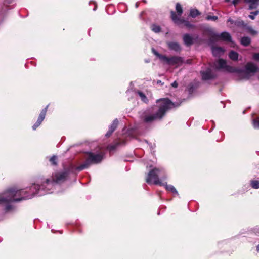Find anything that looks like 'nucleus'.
I'll list each match as a JSON object with an SVG mask.
<instances>
[{
	"label": "nucleus",
	"mask_w": 259,
	"mask_h": 259,
	"mask_svg": "<svg viewBox=\"0 0 259 259\" xmlns=\"http://www.w3.org/2000/svg\"><path fill=\"white\" fill-rule=\"evenodd\" d=\"M67 172H62L55 173L53 175L52 179H47L41 185H34L30 189L32 194L31 195H25L26 191L22 189L11 188L3 194H0V204H7L6 210L9 211L12 209V206L8 204L10 202H18L21 200L31 198L34 194L42 195L47 193H51L55 183H60L66 179Z\"/></svg>",
	"instance_id": "nucleus-1"
},
{
	"label": "nucleus",
	"mask_w": 259,
	"mask_h": 259,
	"mask_svg": "<svg viewBox=\"0 0 259 259\" xmlns=\"http://www.w3.org/2000/svg\"><path fill=\"white\" fill-rule=\"evenodd\" d=\"M157 103L159 106L158 110L155 113L153 108L146 110L143 117L145 122L149 123L155 120L161 119L168 110L175 107V104L168 99H160L157 101Z\"/></svg>",
	"instance_id": "nucleus-2"
},
{
	"label": "nucleus",
	"mask_w": 259,
	"mask_h": 259,
	"mask_svg": "<svg viewBox=\"0 0 259 259\" xmlns=\"http://www.w3.org/2000/svg\"><path fill=\"white\" fill-rule=\"evenodd\" d=\"M103 158V156L101 153L95 154L92 152L88 153V157L86 161L81 165L76 168L78 171H81L88 168L91 164H96L100 162Z\"/></svg>",
	"instance_id": "nucleus-3"
},
{
	"label": "nucleus",
	"mask_w": 259,
	"mask_h": 259,
	"mask_svg": "<svg viewBox=\"0 0 259 259\" xmlns=\"http://www.w3.org/2000/svg\"><path fill=\"white\" fill-rule=\"evenodd\" d=\"M164 174L162 169L154 168L148 174L146 182L148 184L153 183L156 185H164V183L160 181L158 176L164 175Z\"/></svg>",
	"instance_id": "nucleus-4"
},
{
	"label": "nucleus",
	"mask_w": 259,
	"mask_h": 259,
	"mask_svg": "<svg viewBox=\"0 0 259 259\" xmlns=\"http://www.w3.org/2000/svg\"><path fill=\"white\" fill-rule=\"evenodd\" d=\"M158 55L159 58L161 61L169 65H176L177 66H179L184 63L183 59L181 57L173 56L169 58L162 55Z\"/></svg>",
	"instance_id": "nucleus-5"
},
{
	"label": "nucleus",
	"mask_w": 259,
	"mask_h": 259,
	"mask_svg": "<svg viewBox=\"0 0 259 259\" xmlns=\"http://www.w3.org/2000/svg\"><path fill=\"white\" fill-rule=\"evenodd\" d=\"M215 66L218 69H223L228 72L232 73L236 71L235 68L227 65L226 61L222 59H220L217 61Z\"/></svg>",
	"instance_id": "nucleus-6"
},
{
	"label": "nucleus",
	"mask_w": 259,
	"mask_h": 259,
	"mask_svg": "<svg viewBox=\"0 0 259 259\" xmlns=\"http://www.w3.org/2000/svg\"><path fill=\"white\" fill-rule=\"evenodd\" d=\"M211 38L216 40H223L227 41H231V37L230 34L226 32H224L220 34L212 32L211 33Z\"/></svg>",
	"instance_id": "nucleus-7"
},
{
	"label": "nucleus",
	"mask_w": 259,
	"mask_h": 259,
	"mask_svg": "<svg viewBox=\"0 0 259 259\" xmlns=\"http://www.w3.org/2000/svg\"><path fill=\"white\" fill-rule=\"evenodd\" d=\"M258 70L259 68L253 63H247L245 67V73L246 74L247 78H249L250 76L253 75Z\"/></svg>",
	"instance_id": "nucleus-8"
},
{
	"label": "nucleus",
	"mask_w": 259,
	"mask_h": 259,
	"mask_svg": "<svg viewBox=\"0 0 259 259\" xmlns=\"http://www.w3.org/2000/svg\"><path fill=\"white\" fill-rule=\"evenodd\" d=\"M201 74L202 79L204 80L211 79L215 77V74L209 68L207 69L206 71H201Z\"/></svg>",
	"instance_id": "nucleus-9"
},
{
	"label": "nucleus",
	"mask_w": 259,
	"mask_h": 259,
	"mask_svg": "<svg viewBox=\"0 0 259 259\" xmlns=\"http://www.w3.org/2000/svg\"><path fill=\"white\" fill-rule=\"evenodd\" d=\"M48 105L46 106V107L44 109L41 113L39 114V116L38 118V119L36 121V122L32 126V128L34 130H35L37 127H38L40 124L41 123L42 121L44 119L46 115V113L47 110Z\"/></svg>",
	"instance_id": "nucleus-10"
},
{
	"label": "nucleus",
	"mask_w": 259,
	"mask_h": 259,
	"mask_svg": "<svg viewBox=\"0 0 259 259\" xmlns=\"http://www.w3.org/2000/svg\"><path fill=\"white\" fill-rule=\"evenodd\" d=\"M48 105L46 106V107L44 109L41 113L39 114V116L38 118V119L36 121V122L32 126V128L34 130H35L37 127H38L40 124L41 123L42 121L44 119L46 115V113L47 110Z\"/></svg>",
	"instance_id": "nucleus-11"
},
{
	"label": "nucleus",
	"mask_w": 259,
	"mask_h": 259,
	"mask_svg": "<svg viewBox=\"0 0 259 259\" xmlns=\"http://www.w3.org/2000/svg\"><path fill=\"white\" fill-rule=\"evenodd\" d=\"M183 40L185 44L188 46L193 44V38L189 34H185L183 35Z\"/></svg>",
	"instance_id": "nucleus-12"
},
{
	"label": "nucleus",
	"mask_w": 259,
	"mask_h": 259,
	"mask_svg": "<svg viewBox=\"0 0 259 259\" xmlns=\"http://www.w3.org/2000/svg\"><path fill=\"white\" fill-rule=\"evenodd\" d=\"M167 46L169 49L174 50L176 52L180 51L181 50L180 45L176 42H168Z\"/></svg>",
	"instance_id": "nucleus-13"
},
{
	"label": "nucleus",
	"mask_w": 259,
	"mask_h": 259,
	"mask_svg": "<svg viewBox=\"0 0 259 259\" xmlns=\"http://www.w3.org/2000/svg\"><path fill=\"white\" fill-rule=\"evenodd\" d=\"M249 5V9L256 8L259 5V0H244Z\"/></svg>",
	"instance_id": "nucleus-14"
},
{
	"label": "nucleus",
	"mask_w": 259,
	"mask_h": 259,
	"mask_svg": "<svg viewBox=\"0 0 259 259\" xmlns=\"http://www.w3.org/2000/svg\"><path fill=\"white\" fill-rule=\"evenodd\" d=\"M212 53L213 56L219 57L223 54L224 50L221 47H213L212 48Z\"/></svg>",
	"instance_id": "nucleus-15"
},
{
	"label": "nucleus",
	"mask_w": 259,
	"mask_h": 259,
	"mask_svg": "<svg viewBox=\"0 0 259 259\" xmlns=\"http://www.w3.org/2000/svg\"><path fill=\"white\" fill-rule=\"evenodd\" d=\"M164 183V185L163 186H165V188L167 190L170 191L173 194L178 195V193L177 190L175 189V188L172 185H168L166 184V183Z\"/></svg>",
	"instance_id": "nucleus-16"
},
{
	"label": "nucleus",
	"mask_w": 259,
	"mask_h": 259,
	"mask_svg": "<svg viewBox=\"0 0 259 259\" xmlns=\"http://www.w3.org/2000/svg\"><path fill=\"white\" fill-rule=\"evenodd\" d=\"M229 58L232 60H237L238 57V54L235 51H231L229 54Z\"/></svg>",
	"instance_id": "nucleus-17"
},
{
	"label": "nucleus",
	"mask_w": 259,
	"mask_h": 259,
	"mask_svg": "<svg viewBox=\"0 0 259 259\" xmlns=\"http://www.w3.org/2000/svg\"><path fill=\"white\" fill-rule=\"evenodd\" d=\"M250 42V39L248 37H243L241 39V43L245 46H248Z\"/></svg>",
	"instance_id": "nucleus-18"
},
{
	"label": "nucleus",
	"mask_w": 259,
	"mask_h": 259,
	"mask_svg": "<svg viewBox=\"0 0 259 259\" xmlns=\"http://www.w3.org/2000/svg\"><path fill=\"white\" fill-rule=\"evenodd\" d=\"M171 18L173 21L176 23H179L180 21V19L178 17V16L176 14L175 12L174 11L171 12Z\"/></svg>",
	"instance_id": "nucleus-19"
},
{
	"label": "nucleus",
	"mask_w": 259,
	"mask_h": 259,
	"mask_svg": "<svg viewBox=\"0 0 259 259\" xmlns=\"http://www.w3.org/2000/svg\"><path fill=\"white\" fill-rule=\"evenodd\" d=\"M250 185L252 188L254 189L259 188V181L258 180H252L250 182Z\"/></svg>",
	"instance_id": "nucleus-20"
},
{
	"label": "nucleus",
	"mask_w": 259,
	"mask_h": 259,
	"mask_svg": "<svg viewBox=\"0 0 259 259\" xmlns=\"http://www.w3.org/2000/svg\"><path fill=\"white\" fill-rule=\"evenodd\" d=\"M200 14V13L199 12L198 10L197 9H192L190 11V15L191 17L195 18L197 16L199 15Z\"/></svg>",
	"instance_id": "nucleus-21"
},
{
	"label": "nucleus",
	"mask_w": 259,
	"mask_h": 259,
	"mask_svg": "<svg viewBox=\"0 0 259 259\" xmlns=\"http://www.w3.org/2000/svg\"><path fill=\"white\" fill-rule=\"evenodd\" d=\"M137 93L140 97L141 100L143 102H144L145 103L147 102L148 99H147V97H146V96L142 92L137 91Z\"/></svg>",
	"instance_id": "nucleus-22"
},
{
	"label": "nucleus",
	"mask_w": 259,
	"mask_h": 259,
	"mask_svg": "<svg viewBox=\"0 0 259 259\" xmlns=\"http://www.w3.org/2000/svg\"><path fill=\"white\" fill-rule=\"evenodd\" d=\"M151 29L153 31H154L156 33H158L160 31L161 28L159 26H158V25H156L155 24H153L151 26Z\"/></svg>",
	"instance_id": "nucleus-23"
},
{
	"label": "nucleus",
	"mask_w": 259,
	"mask_h": 259,
	"mask_svg": "<svg viewBox=\"0 0 259 259\" xmlns=\"http://www.w3.org/2000/svg\"><path fill=\"white\" fill-rule=\"evenodd\" d=\"M118 123V120L117 119H115L113 121V122L112 124H111V125L110 126L109 129L113 130V132H114L115 131V130L116 129V128L117 127Z\"/></svg>",
	"instance_id": "nucleus-24"
},
{
	"label": "nucleus",
	"mask_w": 259,
	"mask_h": 259,
	"mask_svg": "<svg viewBox=\"0 0 259 259\" xmlns=\"http://www.w3.org/2000/svg\"><path fill=\"white\" fill-rule=\"evenodd\" d=\"M176 9L179 15L181 16L183 13V9L181 6L178 3L177 4Z\"/></svg>",
	"instance_id": "nucleus-25"
},
{
	"label": "nucleus",
	"mask_w": 259,
	"mask_h": 259,
	"mask_svg": "<svg viewBox=\"0 0 259 259\" xmlns=\"http://www.w3.org/2000/svg\"><path fill=\"white\" fill-rule=\"evenodd\" d=\"M259 14V11L256 10L255 12H252L250 13V14L249 15V17L253 20L255 18V16Z\"/></svg>",
	"instance_id": "nucleus-26"
},
{
	"label": "nucleus",
	"mask_w": 259,
	"mask_h": 259,
	"mask_svg": "<svg viewBox=\"0 0 259 259\" xmlns=\"http://www.w3.org/2000/svg\"><path fill=\"white\" fill-rule=\"evenodd\" d=\"M253 126L254 128H259V118L253 120Z\"/></svg>",
	"instance_id": "nucleus-27"
},
{
	"label": "nucleus",
	"mask_w": 259,
	"mask_h": 259,
	"mask_svg": "<svg viewBox=\"0 0 259 259\" xmlns=\"http://www.w3.org/2000/svg\"><path fill=\"white\" fill-rule=\"evenodd\" d=\"M57 159V157L56 156H53L50 158V161L52 163V164L56 165Z\"/></svg>",
	"instance_id": "nucleus-28"
},
{
	"label": "nucleus",
	"mask_w": 259,
	"mask_h": 259,
	"mask_svg": "<svg viewBox=\"0 0 259 259\" xmlns=\"http://www.w3.org/2000/svg\"><path fill=\"white\" fill-rule=\"evenodd\" d=\"M207 20L215 21L218 19V17L216 16H210L208 15L206 17Z\"/></svg>",
	"instance_id": "nucleus-29"
},
{
	"label": "nucleus",
	"mask_w": 259,
	"mask_h": 259,
	"mask_svg": "<svg viewBox=\"0 0 259 259\" xmlns=\"http://www.w3.org/2000/svg\"><path fill=\"white\" fill-rule=\"evenodd\" d=\"M248 31L249 33L252 35L256 34L257 33V32L255 30H254L251 27H248L247 28Z\"/></svg>",
	"instance_id": "nucleus-30"
},
{
	"label": "nucleus",
	"mask_w": 259,
	"mask_h": 259,
	"mask_svg": "<svg viewBox=\"0 0 259 259\" xmlns=\"http://www.w3.org/2000/svg\"><path fill=\"white\" fill-rule=\"evenodd\" d=\"M253 59L256 61H259V53H255L253 55Z\"/></svg>",
	"instance_id": "nucleus-31"
},
{
	"label": "nucleus",
	"mask_w": 259,
	"mask_h": 259,
	"mask_svg": "<svg viewBox=\"0 0 259 259\" xmlns=\"http://www.w3.org/2000/svg\"><path fill=\"white\" fill-rule=\"evenodd\" d=\"M185 25L186 26H187L188 28H192L193 27V25L191 24H190L189 22L186 21L185 23Z\"/></svg>",
	"instance_id": "nucleus-32"
},
{
	"label": "nucleus",
	"mask_w": 259,
	"mask_h": 259,
	"mask_svg": "<svg viewBox=\"0 0 259 259\" xmlns=\"http://www.w3.org/2000/svg\"><path fill=\"white\" fill-rule=\"evenodd\" d=\"M113 132V130H109V131L107 132V133L106 134V136L107 137H109Z\"/></svg>",
	"instance_id": "nucleus-33"
},
{
	"label": "nucleus",
	"mask_w": 259,
	"mask_h": 259,
	"mask_svg": "<svg viewBox=\"0 0 259 259\" xmlns=\"http://www.w3.org/2000/svg\"><path fill=\"white\" fill-rule=\"evenodd\" d=\"M242 1V0H233L232 3L234 5H236Z\"/></svg>",
	"instance_id": "nucleus-34"
},
{
	"label": "nucleus",
	"mask_w": 259,
	"mask_h": 259,
	"mask_svg": "<svg viewBox=\"0 0 259 259\" xmlns=\"http://www.w3.org/2000/svg\"><path fill=\"white\" fill-rule=\"evenodd\" d=\"M171 85L174 88H177L178 87V83L176 81H175L174 82H172L171 83Z\"/></svg>",
	"instance_id": "nucleus-35"
},
{
	"label": "nucleus",
	"mask_w": 259,
	"mask_h": 259,
	"mask_svg": "<svg viewBox=\"0 0 259 259\" xmlns=\"http://www.w3.org/2000/svg\"><path fill=\"white\" fill-rule=\"evenodd\" d=\"M237 25L238 26H241V25L244 26L245 25L243 21L238 22Z\"/></svg>",
	"instance_id": "nucleus-36"
},
{
	"label": "nucleus",
	"mask_w": 259,
	"mask_h": 259,
	"mask_svg": "<svg viewBox=\"0 0 259 259\" xmlns=\"http://www.w3.org/2000/svg\"><path fill=\"white\" fill-rule=\"evenodd\" d=\"M116 147V146L110 145L109 146L108 148L110 149V150H114V149H115Z\"/></svg>",
	"instance_id": "nucleus-37"
},
{
	"label": "nucleus",
	"mask_w": 259,
	"mask_h": 259,
	"mask_svg": "<svg viewBox=\"0 0 259 259\" xmlns=\"http://www.w3.org/2000/svg\"><path fill=\"white\" fill-rule=\"evenodd\" d=\"M152 51H153V52L154 53V54L159 57L158 55H160V54L158 53H157L156 51H155L153 49H152Z\"/></svg>",
	"instance_id": "nucleus-38"
},
{
	"label": "nucleus",
	"mask_w": 259,
	"mask_h": 259,
	"mask_svg": "<svg viewBox=\"0 0 259 259\" xmlns=\"http://www.w3.org/2000/svg\"><path fill=\"white\" fill-rule=\"evenodd\" d=\"M228 21L231 22L232 23H233V21L230 18L229 19Z\"/></svg>",
	"instance_id": "nucleus-39"
},
{
	"label": "nucleus",
	"mask_w": 259,
	"mask_h": 259,
	"mask_svg": "<svg viewBox=\"0 0 259 259\" xmlns=\"http://www.w3.org/2000/svg\"><path fill=\"white\" fill-rule=\"evenodd\" d=\"M257 251L259 252V245L257 246Z\"/></svg>",
	"instance_id": "nucleus-40"
},
{
	"label": "nucleus",
	"mask_w": 259,
	"mask_h": 259,
	"mask_svg": "<svg viewBox=\"0 0 259 259\" xmlns=\"http://www.w3.org/2000/svg\"><path fill=\"white\" fill-rule=\"evenodd\" d=\"M138 7V3H136V7L137 8Z\"/></svg>",
	"instance_id": "nucleus-41"
},
{
	"label": "nucleus",
	"mask_w": 259,
	"mask_h": 259,
	"mask_svg": "<svg viewBox=\"0 0 259 259\" xmlns=\"http://www.w3.org/2000/svg\"><path fill=\"white\" fill-rule=\"evenodd\" d=\"M225 2H230L231 0H225Z\"/></svg>",
	"instance_id": "nucleus-42"
},
{
	"label": "nucleus",
	"mask_w": 259,
	"mask_h": 259,
	"mask_svg": "<svg viewBox=\"0 0 259 259\" xmlns=\"http://www.w3.org/2000/svg\"><path fill=\"white\" fill-rule=\"evenodd\" d=\"M160 82H161V81H157V83H160Z\"/></svg>",
	"instance_id": "nucleus-43"
}]
</instances>
